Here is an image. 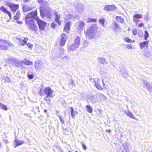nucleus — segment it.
Listing matches in <instances>:
<instances>
[{"label":"nucleus","mask_w":152,"mask_h":152,"mask_svg":"<svg viewBox=\"0 0 152 152\" xmlns=\"http://www.w3.org/2000/svg\"><path fill=\"white\" fill-rule=\"evenodd\" d=\"M97 28L98 27L96 25H92L87 29L86 32L85 31H84L85 33H86V36L90 39H92L95 35Z\"/></svg>","instance_id":"obj_1"},{"label":"nucleus","mask_w":152,"mask_h":152,"mask_svg":"<svg viewBox=\"0 0 152 152\" xmlns=\"http://www.w3.org/2000/svg\"><path fill=\"white\" fill-rule=\"evenodd\" d=\"M53 91L52 90L50 87H48L44 89H41L39 92V94L41 96H44L46 95V97L53 98L54 96V94L53 93Z\"/></svg>","instance_id":"obj_2"},{"label":"nucleus","mask_w":152,"mask_h":152,"mask_svg":"<svg viewBox=\"0 0 152 152\" xmlns=\"http://www.w3.org/2000/svg\"><path fill=\"white\" fill-rule=\"evenodd\" d=\"M40 11L42 17L44 18V16H46L49 18H51L52 10L49 8L41 6Z\"/></svg>","instance_id":"obj_3"},{"label":"nucleus","mask_w":152,"mask_h":152,"mask_svg":"<svg viewBox=\"0 0 152 152\" xmlns=\"http://www.w3.org/2000/svg\"><path fill=\"white\" fill-rule=\"evenodd\" d=\"M26 25L28 26L29 29L34 32L37 31L38 28L34 19H28L25 20Z\"/></svg>","instance_id":"obj_4"},{"label":"nucleus","mask_w":152,"mask_h":152,"mask_svg":"<svg viewBox=\"0 0 152 152\" xmlns=\"http://www.w3.org/2000/svg\"><path fill=\"white\" fill-rule=\"evenodd\" d=\"M35 19L38 23L39 29L42 31L44 30L46 28L47 23L41 20L38 18L37 17Z\"/></svg>","instance_id":"obj_5"},{"label":"nucleus","mask_w":152,"mask_h":152,"mask_svg":"<svg viewBox=\"0 0 152 152\" xmlns=\"http://www.w3.org/2000/svg\"><path fill=\"white\" fill-rule=\"evenodd\" d=\"M37 11L36 10L32 11L30 13L27 14L25 17V20L28 19H33V18L37 15Z\"/></svg>","instance_id":"obj_6"},{"label":"nucleus","mask_w":152,"mask_h":152,"mask_svg":"<svg viewBox=\"0 0 152 152\" xmlns=\"http://www.w3.org/2000/svg\"><path fill=\"white\" fill-rule=\"evenodd\" d=\"M85 25V23L82 21L80 20L75 24L77 29L80 31H82Z\"/></svg>","instance_id":"obj_7"},{"label":"nucleus","mask_w":152,"mask_h":152,"mask_svg":"<svg viewBox=\"0 0 152 152\" xmlns=\"http://www.w3.org/2000/svg\"><path fill=\"white\" fill-rule=\"evenodd\" d=\"M55 21L56 22L59 26L60 25L61 22L60 20L61 15L60 14L56 11H54Z\"/></svg>","instance_id":"obj_8"},{"label":"nucleus","mask_w":152,"mask_h":152,"mask_svg":"<svg viewBox=\"0 0 152 152\" xmlns=\"http://www.w3.org/2000/svg\"><path fill=\"white\" fill-rule=\"evenodd\" d=\"M8 6L10 8L11 11L13 12H15L18 8V4H15L12 3H9Z\"/></svg>","instance_id":"obj_9"},{"label":"nucleus","mask_w":152,"mask_h":152,"mask_svg":"<svg viewBox=\"0 0 152 152\" xmlns=\"http://www.w3.org/2000/svg\"><path fill=\"white\" fill-rule=\"evenodd\" d=\"M104 9L107 11H113L116 10V7L114 5H107L105 6Z\"/></svg>","instance_id":"obj_10"},{"label":"nucleus","mask_w":152,"mask_h":152,"mask_svg":"<svg viewBox=\"0 0 152 152\" xmlns=\"http://www.w3.org/2000/svg\"><path fill=\"white\" fill-rule=\"evenodd\" d=\"M74 5L78 12L80 13L82 12L83 10V6L82 4H75Z\"/></svg>","instance_id":"obj_11"},{"label":"nucleus","mask_w":152,"mask_h":152,"mask_svg":"<svg viewBox=\"0 0 152 152\" xmlns=\"http://www.w3.org/2000/svg\"><path fill=\"white\" fill-rule=\"evenodd\" d=\"M66 34L64 33H63L61 35V40L60 42V45L61 46L64 45L66 42Z\"/></svg>","instance_id":"obj_12"},{"label":"nucleus","mask_w":152,"mask_h":152,"mask_svg":"<svg viewBox=\"0 0 152 152\" xmlns=\"http://www.w3.org/2000/svg\"><path fill=\"white\" fill-rule=\"evenodd\" d=\"M9 61L12 62L16 66H20L22 63V61H20L14 59L10 58L9 59Z\"/></svg>","instance_id":"obj_13"},{"label":"nucleus","mask_w":152,"mask_h":152,"mask_svg":"<svg viewBox=\"0 0 152 152\" xmlns=\"http://www.w3.org/2000/svg\"><path fill=\"white\" fill-rule=\"evenodd\" d=\"M35 67L37 69H40L43 66V63L42 62L40 61H37L35 63Z\"/></svg>","instance_id":"obj_14"},{"label":"nucleus","mask_w":152,"mask_h":152,"mask_svg":"<svg viewBox=\"0 0 152 152\" xmlns=\"http://www.w3.org/2000/svg\"><path fill=\"white\" fill-rule=\"evenodd\" d=\"M78 48L74 44H72L68 45L67 47L68 51L69 52L71 51H73L76 50L77 48Z\"/></svg>","instance_id":"obj_15"},{"label":"nucleus","mask_w":152,"mask_h":152,"mask_svg":"<svg viewBox=\"0 0 152 152\" xmlns=\"http://www.w3.org/2000/svg\"><path fill=\"white\" fill-rule=\"evenodd\" d=\"M0 11L3 12L7 14L9 16L10 18H11V12L8 11L3 6H2L0 8Z\"/></svg>","instance_id":"obj_16"},{"label":"nucleus","mask_w":152,"mask_h":152,"mask_svg":"<svg viewBox=\"0 0 152 152\" xmlns=\"http://www.w3.org/2000/svg\"><path fill=\"white\" fill-rule=\"evenodd\" d=\"M71 23V22H68L65 24L64 30L67 33L69 32L70 30Z\"/></svg>","instance_id":"obj_17"},{"label":"nucleus","mask_w":152,"mask_h":152,"mask_svg":"<svg viewBox=\"0 0 152 152\" xmlns=\"http://www.w3.org/2000/svg\"><path fill=\"white\" fill-rule=\"evenodd\" d=\"M80 38L79 36L77 37L75 39L74 44L77 48H79L80 45Z\"/></svg>","instance_id":"obj_18"},{"label":"nucleus","mask_w":152,"mask_h":152,"mask_svg":"<svg viewBox=\"0 0 152 152\" xmlns=\"http://www.w3.org/2000/svg\"><path fill=\"white\" fill-rule=\"evenodd\" d=\"M24 143V142L22 140H17L16 139H15L14 141V145H15L14 146L15 148L17 146L21 145Z\"/></svg>","instance_id":"obj_19"},{"label":"nucleus","mask_w":152,"mask_h":152,"mask_svg":"<svg viewBox=\"0 0 152 152\" xmlns=\"http://www.w3.org/2000/svg\"><path fill=\"white\" fill-rule=\"evenodd\" d=\"M100 82V80L99 79H98L97 82L95 81V86L97 89L100 90H102V88L101 86L99 83Z\"/></svg>","instance_id":"obj_20"},{"label":"nucleus","mask_w":152,"mask_h":152,"mask_svg":"<svg viewBox=\"0 0 152 152\" xmlns=\"http://www.w3.org/2000/svg\"><path fill=\"white\" fill-rule=\"evenodd\" d=\"M33 8L34 7H30L27 5H25L22 7V9L23 12H25L27 11L32 10Z\"/></svg>","instance_id":"obj_21"},{"label":"nucleus","mask_w":152,"mask_h":152,"mask_svg":"<svg viewBox=\"0 0 152 152\" xmlns=\"http://www.w3.org/2000/svg\"><path fill=\"white\" fill-rule=\"evenodd\" d=\"M144 84L146 88L148 89L150 92H152V87L150 86V83H149L145 81Z\"/></svg>","instance_id":"obj_22"},{"label":"nucleus","mask_w":152,"mask_h":152,"mask_svg":"<svg viewBox=\"0 0 152 152\" xmlns=\"http://www.w3.org/2000/svg\"><path fill=\"white\" fill-rule=\"evenodd\" d=\"M124 112L126 114V115L127 116H128L129 117L134 119L135 120H137V119L136 118L134 115L130 111H126L125 110L124 111Z\"/></svg>","instance_id":"obj_23"},{"label":"nucleus","mask_w":152,"mask_h":152,"mask_svg":"<svg viewBox=\"0 0 152 152\" xmlns=\"http://www.w3.org/2000/svg\"><path fill=\"white\" fill-rule=\"evenodd\" d=\"M98 61L99 63L102 64H104L105 63H107V62H106L105 59L103 58L99 57L98 58Z\"/></svg>","instance_id":"obj_24"},{"label":"nucleus","mask_w":152,"mask_h":152,"mask_svg":"<svg viewBox=\"0 0 152 152\" xmlns=\"http://www.w3.org/2000/svg\"><path fill=\"white\" fill-rule=\"evenodd\" d=\"M66 15V19H73L75 18V17L73 16L71 14H65Z\"/></svg>","instance_id":"obj_25"},{"label":"nucleus","mask_w":152,"mask_h":152,"mask_svg":"<svg viewBox=\"0 0 152 152\" xmlns=\"http://www.w3.org/2000/svg\"><path fill=\"white\" fill-rule=\"evenodd\" d=\"M148 42H144L142 43H141L140 44V46L141 49H142L145 46H147L148 45Z\"/></svg>","instance_id":"obj_26"},{"label":"nucleus","mask_w":152,"mask_h":152,"mask_svg":"<svg viewBox=\"0 0 152 152\" xmlns=\"http://www.w3.org/2000/svg\"><path fill=\"white\" fill-rule=\"evenodd\" d=\"M22 62L24 63L27 65H32L33 64L32 62L28 60H23L22 61Z\"/></svg>","instance_id":"obj_27"},{"label":"nucleus","mask_w":152,"mask_h":152,"mask_svg":"<svg viewBox=\"0 0 152 152\" xmlns=\"http://www.w3.org/2000/svg\"><path fill=\"white\" fill-rule=\"evenodd\" d=\"M87 111L90 113H91L93 112V109L89 105H87L86 106Z\"/></svg>","instance_id":"obj_28"},{"label":"nucleus","mask_w":152,"mask_h":152,"mask_svg":"<svg viewBox=\"0 0 152 152\" xmlns=\"http://www.w3.org/2000/svg\"><path fill=\"white\" fill-rule=\"evenodd\" d=\"M20 15V12L19 11H18L16 15L14 16V19L15 20H17L18 19Z\"/></svg>","instance_id":"obj_29"},{"label":"nucleus","mask_w":152,"mask_h":152,"mask_svg":"<svg viewBox=\"0 0 152 152\" xmlns=\"http://www.w3.org/2000/svg\"><path fill=\"white\" fill-rule=\"evenodd\" d=\"M38 2L40 4H42L44 2L45 6H48V2L45 0H38Z\"/></svg>","instance_id":"obj_30"},{"label":"nucleus","mask_w":152,"mask_h":152,"mask_svg":"<svg viewBox=\"0 0 152 152\" xmlns=\"http://www.w3.org/2000/svg\"><path fill=\"white\" fill-rule=\"evenodd\" d=\"M123 146L124 149L127 151L129 146V144L128 142H125L123 145Z\"/></svg>","instance_id":"obj_31"},{"label":"nucleus","mask_w":152,"mask_h":152,"mask_svg":"<svg viewBox=\"0 0 152 152\" xmlns=\"http://www.w3.org/2000/svg\"><path fill=\"white\" fill-rule=\"evenodd\" d=\"M133 18L135 19L141 18H142V15L140 14H137L134 15Z\"/></svg>","instance_id":"obj_32"},{"label":"nucleus","mask_w":152,"mask_h":152,"mask_svg":"<svg viewBox=\"0 0 152 152\" xmlns=\"http://www.w3.org/2000/svg\"><path fill=\"white\" fill-rule=\"evenodd\" d=\"M116 19L120 23L124 22V18L121 17L117 16L116 17Z\"/></svg>","instance_id":"obj_33"},{"label":"nucleus","mask_w":152,"mask_h":152,"mask_svg":"<svg viewBox=\"0 0 152 152\" xmlns=\"http://www.w3.org/2000/svg\"><path fill=\"white\" fill-rule=\"evenodd\" d=\"M0 49L4 50H6L8 49L7 46L5 45H2L0 43Z\"/></svg>","instance_id":"obj_34"},{"label":"nucleus","mask_w":152,"mask_h":152,"mask_svg":"<svg viewBox=\"0 0 152 152\" xmlns=\"http://www.w3.org/2000/svg\"><path fill=\"white\" fill-rule=\"evenodd\" d=\"M0 108L2 109H4L5 110H7L8 109L7 107V106L1 104V102H0Z\"/></svg>","instance_id":"obj_35"},{"label":"nucleus","mask_w":152,"mask_h":152,"mask_svg":"<svg viewBox=\"0 0 152 152\" xmlns=\"http://www.w3.org/2000/svg\"><path fill=\"white\" fill-rule=\"evenodd\" d=\"M124 40L126 42L129 43H132V42H134V41L130 39L129 38L125 37L124 38Z\"/></svg>","instance_id":"obj_36"},{"label":"nucleus","mask_w":152,"mask_h":152,"mask_svg":"<svg viewBox=\"0 0 152 152\" xmlns=\"http://www.w3.org/2000/svg\"><path fill=\"white\" fill-rule=\"evenodd\" d=\"M69 87H70L71 88H73L74 86H75V85L74 84V82L73 80H71L69 84Z\"/></svg>","instance_id":"obj_37"},{"label":"nucleus","mask_w":152,"mask_h":152,"mask_svg":"<svg viewBox=\"0 0 152 152\" xmlns=\"http://www.w3.org/2000/svg\"><path fill=\"white\" fill-rule=\"evenodd\" d=\"M89 45V43L87 41H84L83 44V47L86 48Z\"/></svg>","instance_id":"obj_38"},{"label":"nucleus","mask_w":152,"mask_h":152,"mask_svg":"<svg viewBox=\"0 0 152 152\" xmlns=\"http://www.w3.org/2000/svg\"><path fill=\"white\" fill-rule=\"evenodd\" d=\"M17 39L19 40V42H20V45H22L23 46L24 45V44L23 42L22 41H23V39H22L21 38L19 37L18 38H17Z\"/></svg>","instance_id":"obj_39"},{"label":"nucleus","mask_w":152,"mask_h":152,"mask_svg":"<svg viewBox=\"0 0 152 152\" xmlns=\"http://www.w3.org/2000/svg\"><path fill=\"white\" fill-rule=\"evenodd\" d=\"M122 75L125 77L128 76V75L126 71H124V72H122L121 73Z\"/></svg>","instance_id":"obj_40"},{"label":"nucleus","mask_w":152,"mask_h":152,"mask_svg":"<svg viewBox=\"0 0 152 152\" xmlns=\"http://www.w3.org/2000/svg\"><path fill=\"white\" fill-rule=\"evenodd\" d=\"M96 22V20L94 19L88 18L87 20V22Z\"/></svg>","instance_id":"obj_41"},{"label":"nucleus","mask_w":152,"mask_h":152,"mask_svg":"<svg viewBox=\"0 0 152 152\" xmlns=\"http://www.w3.org/2000/svg\"><path fill=\"white\" fill-rule=\"evenodd\" d=\"M70 109L71 110V115L72 117V118H73L75 116V115L74 114V109L72 107H70Z\"/></svg>","instance_id":"obj_42"},{"label":"nucleus","mask_w":152,"mask_h":152,"mask_svg":"<svg viewBox=\"0 0 152 152\" xmlns=\"http://www.w3.org/2000/svg\"><path fill=\"white\" fill-rule=\"evenodd\" d=\"M99 22L102 25V26L104 27H105L104 25V20L103 19H100L99 20Z\"/></svg>","instance_id":"obj_43"},{"label":"nucleus","mask_w":152,"mask_h":152,"mask_svg":"<svg viewBox=\"0 0 152 152\" xmlns=\"http://www.w3.org/2000/svg\"><path fill=\"white\" fill-rule=\"evenodd\" d=\"M145 34L144 35L145 37V39L146 40L148 37L149 36V34L148 33V31H145Z\"/></svg>","instance_id":"obj_44"},{"label":"nucleus","mask_w":152,"mask_h":152,"mask_svg":"<svg viewBox=\"0 0 152 152\" xmlns=\"http://www.w3.org/2000/svg\"><path fill=\"white\" fill-rule=\"evenodd\" d=\"M126 47L128 49H132V45L129 44H127L125 45Z\"/></svg>","instance_id":"obj_45"},{"label":"nucleus","mask_w":152,"mask_h":152,"mask_svg":"<svg viewBox=\"0 0 152 152\" xmlns=\"http://www.w3.org/2000/svg\"><path fill=\"white\" fill-rule=\"evenodd\" d=\"M56 25L55 22H53L51 24V27L54 28H55L56 26Z\"/></svg>","instance_id":"obj_46"},{"label":"nucleus","mask_w":152,"mask_h":152,"mask_svg":"<svg viewBox=\"0 0 152 152\" xmlns=\"http://www.w3.org/2000/svg\"><path fill=\"white\" fill-rule=\"evenodd\" d=\"M58 116L60 118V120L61 124H64V121L63 118L60 116L58 115Z\"/></svg>","instance_id":"obj_47"},{"label":"nucleus","mask_w":152,"mask_h":152,"mask_svg":"<svg viewBox=\"0 0 152 152\" xmlns=\"http://www.w3.org/2000/svg\"><path fill=\"white\" fill-rule=\"evenodd\" d=\"M48 97H46V96H45L44 98V99L45 101H46L48 103H50V99H48L47 98Z\"/></svg>","instance_id":"obj_48"},{"label":"nucleus","mask_w":152,"mask_h":152,"mask_svg":"<svg viewBox=\"0 0 152 152\" xmlns=\"http://www.w3.org/2000/svg\"><path fill=\"white\" fill-rule=\"evenodd\" d=\"M28 38L27 37H25L23 40V42H24L25 44H26L27 41L28 40Z\"/></svg>","instance_id":"obj_49"},{"label":"nucleus","mask_w":152,"mask_h":152,"mask_svg":"<svg viewBox=\"0 0 152 152\" xmlns=\"http://www.w3.org/2000/svg\"><path fill=\"white\" fill-rule=\"evenodd\" d=\"M133 20L134 23L137 24L140 20H137L135 18H134L133 19Z\"/></svg>","instance_id":"obj_50"},{"label":"nucleus","mask_w":152,"mask_h":152,"mask_svg":"<svg viewBox=\"0 0 152 152\" xmlns=\"http://www.w3.org/2000/svg\"><path fill=\"white\" fill-rule=\"evenodd\" d=\"M132 33L134 35H135L137 34L136 29L135 28H133L132 30Z\"/></svg>","instance_id":"obj_51"},{"label":"nucleus","mask_w":152,"mask_h":152,"mask_svg":"<svg viewBox=\"0 0 152 152\" xmlns=\"http://www.w3.org/2000/svg\"><path fill=\"white\" fill-rule=\"evenodd\" d=\"M144 19L146 20L147 21H148L150 20V17L149 15H147L145 17Z\"/></svg>","instance_id":"obj_52"},{"label":"nucleus","mask_w":152,"mask_h":152,"mask_svg":"<svg viewBox=\"0 0 152 152\" xmlns=\"http://www.w3.org/2000/svg\"><path fill=\"white\" fill-rule=\"evenodd\" d=\"M8 41L5 40L1 39V42L6 44H7Z\"/></svg>","instance_id":"obj_53"},{"label":"nucleus","mask_w":152,"mask_h":152,"mask_svg":"<svg viewBox=\"0 0 152 152\" xmlns=\"http://www.w3.org/2000/svg\"><path fill=\"white\" fill-rule=\"evenodd\" d=\"M5 80L8 83H10L11 81L10 78L8 77H6L5 78Z\"/></svg>","instance_id":"obj_54"},{"label":"nucleus","mask_w":152,"mask_h":152,"mask_svg":"<svg viewBox=\"0 0 152 152\" xmlns=\"http://www.w3.org/2000/svg\"><path fill=\"white\" fill-rule=\"evenodd\" d=\"M27 45V46L30 48H32L33 47V45L31 44H30L29 43H26V44Z\"/></svg>","instance_id":"obj_55"},{"label":"nucleus","mask_w":152,"mask_h":152,"mask_svg":"<svg viewBox=\"0 0 152 152\" xmlns=\"http://www.w3.org/2000/svg\"><path fill=\"white\" fill-rule=\"evenodd\" d=\"M7 45H8L10 47H12L14 46L9 41H8Z\"/></svg>","instance_id":"obj_56"},{"label":"nucleus","mask_w":152,"mask_h":152,"mask_svg":"<svg viewBox=\"0 0 152 152\" xmlns=\"http://www.w3.org/2000/svg\"><path fill=\"white\" fill-rule=\"evenodd\" d=\"M69 58V56H65L62 58L63 60H66Z\"/></svg>","instance_id":"obj_57"},{"label":"nucleus","mask_w":152,"mask_h":152,"mask_svg":"<svg viewBox=\"0 0 152 152\" xmlns=\"http://www.w3.org/2000/svg\"><path fill=\"white\" fill-rule=\"evenodd\" d=\"M144 26V23H141L138 25V26L139 27H143Z\"/></svg>","instance_id":"obj_58"},{"label":"nucleus","mask_w":152,"mask_h":152,"mask_svg":"<svg viewBox=\"0 0 152 152\" xmlns=\"http://www.w3.org/2000/svg\"><path fill=\"white\" fill-rule=\"evenodd\" d=\"M114 25L115 26V29H117L119 27V26L116 23H115Z\"/></svg>","instance_id":"obj_59"},{"label":"nucleus","mask_w":152,"mask_h":152,"mask_svg":"<svg viewBox=\"0 0 152 152\" xmlns=\"http://www.w3.org/2000/svg\"><path fill=\"white\" fill-rule=\"evenodd\" d=\"M28 78L30 79H32L33 78V76L31 75H28Z\"/></svg>","instance_id":"obj_60"},{"label":"nucleus","mask_w":152,"mask_h":152,"mask_svg":"<svg viewBox=\"0 0 152 152\" xmlns=\"http://www.w3.org/2000/svg\"><path fill=\"white\" fill-rule=\"evenodd\" d=\"M82 147H83V149L85 150H86V145L84 144H83L82 142Z\"/></svg>","instance_id":"obj_61"},{"label":"nucleus","mask_w":152,"mask_h":152,"mask_svg":"<svg viewBox=\"0 0 152 152\" xmlns=\"http://www.w3.org/2000/svg\"><path fill=\"white\" fill-rule=\"evenodd\" d=\"M17 22L20 25H21V24H22V23H23V22L21 21H17Z\"/></svg>","instance_id":"obj_62"},{"label":"nucleus","mask_w":152,"mask_h":152,"mask_svg":"<svg viewBox=\"0 0 152 152\" xmlns=\"http://www.w3.org/2000/svg\"><path fill=\"white\" fill-rule=\"evenodd\" d=\"M45 3L44 2H43V4H40L41 5V6H43V7H46L47 6H45V4L44 3Z\"/></svg>","instance_id":"obj_63"},{"label":"nucleus","mask_w":152,"mask_h":152,"mask_svg":"<svg viewBox=\"0 0 152 152\" xmlns=\"http://www.w3.org/2000/svg\"><path fill=\"white\" fill-rule=\"evenodd\" d=\"M31 0H23V1L25 2H27L30 1Z\"/></svg>","instance_id":"obj_64"}]
</instances>
